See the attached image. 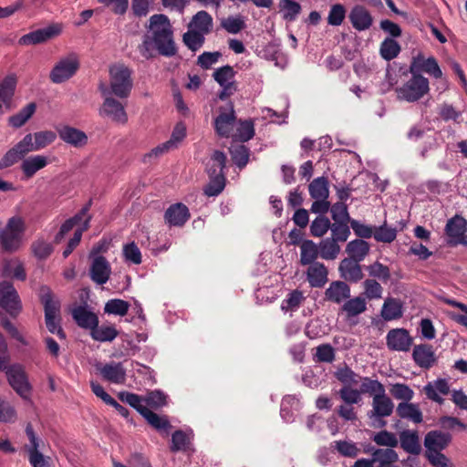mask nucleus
Wrapping results in <instances>:
<instances>
[{
	"mask_svg": "<svg viewBox=\"0 0 467 467\" xmlns=\"http://www.w3.org/2000/svg\"><path fill=\"white\" fill-rule=\"evenodd\" d=\"M138 49L146 59L155 57V52L167 57L177 53L172 26L167 16L159 14L150 17L147 32Z\"/></svg>",
	"mask_w": 467,
	"mask_h": 467,
	"instance_id": "nucleus-1",
	"label": "nucleus"
},
{
	"mask_svg": "<svg viewBox=\"0 0 467 467\" xmlns=\"http://www.w3.org/2000/svg\"><path fill=\"white\" fill-rule=\"evenodd\" d=\"M9 361L7 343L0 334V371L5 372L9 385L21 398L29 399L32 387L24 367L20 364L9 365Z\"/></svg>",
	"mask_w": 467,
	"mask_h": 467,
	"instance_id": "nucleus-2",
	"label": "nucleus"
},
{
	"mask_svg": "<svg viewBox=\"0 0 467 467\" xmlns=\"http://www.w3.org/2000/svg\"><path fill=\"white\" fill-rule=\"evenodd\" d=\"M132 69L123 63H116L109 67V84L100 82L99 86H104L109 94L119 99H127L133 88Z\"/></svg>",
	"mask_w": 467,
	"mask_h": 467,
	"instance_id": "nucleus-3",
	"label": "nucleus"
},
{
	"mask_svg": "<svg viewBox=\"0 0 467 467\" xmlns=\"http://www.w3.org/2000/svg\"><path fill=\"white\" fill-rule=\"evenodd\" d=\"M39 296L45 309V321L48 331L57 334L59 338L65 339L66 334L60 326V302L54 297L51 289L42 285L39 290Z\"/></svg>",
	"mask_w": 467,
	"mask_h": 467,
	"instance_id": "nucleus-4",
	"label": "nucleus"
},
{
	"mask_svg": "<svg viewBox=\"0 0 467 467\" xmlns=\"http://www.w3.org/2000/svg\"><path fill=\"white\" fill-rule=\"evenodd\" d=\"M25 221L18 216L8 219L5 227L0 229V247L7 253H15L23 246Z\"/></svg>",
	"mask_w": 467,
	"mask_h": 467,
	"instance_id": "nucleus-5",
	"label": "nucleus"
},
{
	"mask_svg": "<svg viewBox=\"0 0 467 467\" xmlns=\"http://www.w3.org/2000/svg\"><path fill=\"white\" fill-rule=\"evenodd\" d=\"M411 77L395 89L397 99L410 103L417 102L430 91V81L421 74L410 73Z\"/></svg>",
	"mask_w": 467,
	"mask_h": 467,
	"instance_id": "nucleus-6",
	"label": "nucleus"
},
{
	"mask_svg": "<svg viewBox=\"0 0 467 467\" xmlns=\"http://www.w3.org/2000/svg\"><path fill=\"white\" fill-rule=\"evenodd\" d=\"M99 90L103 98V103L99 109V115L116 123H127L128 115L124 105L114 99L113 95L109 94V91L104 86H99Z\"/></svg>",
	"mask_w": 467,
	"mask_h": 467,
	"instance_id": "nucleus-7",
	"label": "nucleus"
},
{
	"mask_svg": "<svg viewBox=\"0 0 467 467\" xmlns=\"http://www.w3.org/2000/svg\"><path fill=\"white\" fill-rule=\"evenodd\" d=\"M26 434L29 443L25 446L28 455V461L32 467H52V460L49 456H45L40 448L44 444L43 441L36 435L33 426L28 423L26 427Z\"/></svg>",
	"mask_w": 467,
	"mask_h": 467,
	"instance_id": "nucleus-8",
	"label": "nucleus"
},
{
	"mask_svg": "<svg viewBox=\"0 0 467 467\" xmlns=\"http://www.w3.org/2000/svg\"><path fill=\"white\" fill-rule=\"evenodd\" d=\"M78 55L71 53L61 57L52 68L49 78L53 83L60 84L71 78L79 68Z\"/></svg>",
	"mask_w": 467,
	"mask_h": 467,
	"instance_id": "nucleus-9",
	"label": "nucleus"
},
{
	"mask_svg": "<svg viewBox=\"0 0 467 467\" xmlns=\"http://www.w3.org/2000/svg\"><path fill=\"white\" fill-rule=\"evenodd\" d=\"M98 254L99 248H93L89 254V257L92 259L89 275L91 280L97 285H104L110 277L111 267L109 261Z\"/></svg>",
	"mask_w": 467,
	"mask_h": 467,
	"instance_id": "nucleus-10",
	"label": "nucleus"
},
{
	"mask_svg": "<svg viewBox=\"0 0 467 467\" xmlns=\"http://www.w3.org/2000/svg\"><path fill=\"white\" fill-rule=\"evenodd\" d=\"M213 77L222 88L221 92L218 94V98L221 100L226 99L237 90L234 81L235 71L231 66L226 65L217 68L213 72Z\"/></svg>",
	"mask_w": 467,
	"mask_h": 467,
	"instance_id": "nucleus-11",
	"label": "nucleus"
},
{
	"mask_svg": "<svg viewBox=\"0 0 467 467\" xmlns=\"http://www.w3.org/2000/svg\"><path fill=\"white\" fill-rule=\"evenodd\" d=\"M410 72L421 74L424 72L434 78H442V71L434 57L425 58L423 55L419 54L413 57L410 65Z\"/></svg>",
	"mask_w": 467,
	"mask_h": 467,
	"instance_id": "nucleus-12",
	"label": "nucleus"
},
{
	"mask_svg": "<svg viewBox=\"0 0 467 467\" xmlns=\"http://www.w3.org/2000/svg\"><path fill=\"white\" fill-rule=\"evenodd\" d=\"M0 306L10 315H16L21 309L18 294L10 282L0 283Z\"/></svg>",
	"mask_w": 467,
	"mask_h": 467,
	"instance_id": "nucleus-13",
	"label": "nucleus"
},
{
	"mask_svg": "<svg viewBox=\"0 0 467 467\" xmlns=\"http://www.w3.org/2000/svg\"><path fill=\"white\" fill-rule=\"evenodd\" d=\"M236 120L235 111L232 104L227 109H220L214 119L213 127L216 134L222 138H229Z\"/></svg>",
	"mask_w": 467,
	"mask_h": 467,
	"instance_id": "nucleus-14",
	"label": "nucleus"
},
{
	"mask_svg": "<svg viewBox=\"0 0 467 467\" xmlns=\"http://www.w3.org/2000/svg\"><path fill=\"white\" fill-rule=\"evenodd\" d=\"M386 342L390 350L407 352L412 345L413 338L407 329L393 328L388 332Z\"/></svg>",
	"mask_w": 467,
	"mask_h": 467,
	"instance_id": "nucleus-15",
	"label": "nucleus"
},
{
	"mask_svg": "<svg viewBox=\"0 0 467 467\" xmlns=\"http://www.w3.org/2000/svg\"><path fill=\"white\" fill-rule=\"evenodd\" d=\"M451 435L441 431H431L424 438L425 453L439 452L445 450L451 441Z\"/></svg>",
	"mask_w": 467,
	"mask_h": 467,
	"instance_id": "nucleus-16",
	"label": "nucleus"
},
{
	"mask_svg": "<svg viewBox=\"0 0 467 467\" xmlns=\"http://www.w3.org/2000/svg\"><path fill=\"white\" fill-rule=\"evenodd\" d=\"M394 410V403L391 399L386 395H377L372 399V409L368 412L370 420H381L390 416Z\"/></svg>",
	"mask_w": 467,
	"mask_h": 467,
	"instance_id": "nucleus-17",
	"label": "nucleus"
},
{
	"mask_svg": "<svg viewBox=\"0 0 467 467\" xmlns=\"http://www.w3.org/2000/svg\"><path fill=\"white\" fill-rule=\"evenodd\" d=\"M467 222L462 216L456 215L450 219L446 224V234L449 238V244L456 245L459 244H464L465 241V231Z\"/></svg>",
	"mask_w": 467,
	"mask_h": 467,
	"instance_id": "nucleus-18",
	"label": "nucleus"
},
{
	"mask_svg": "<svg viewBox=\"0 0 467 467\" xmlns=\"http://www.w3.org/2000/svg\"><path fill=\"white\" fill-rule=\"evenodd\" d=\"M61 29L58 26H49L24 35L19 39L20 45H36L44 43L52 37L59 35Z\"/></svg>",
	"mask_w": 467,
	"mask_h": 467,
	"instance_id": "nucleus-19",
	"label": "nucleus"
},
{
	"mask_svg": "<svg viewBox=\"0 0 467 467\" xmlns=\"http://www.w3.org/2000/svg\"><path fill=\"white\" fill-rule=\"evenodd\" d=\"M412 358L416 365L424 369L432 368L437 362L433 348L428 344L415 346L412 352Z\"/></svg>",
	"mask_w": 467,
	"mask_h": 467,
	"instance_id": "nucleus-20",
	"label": "nucleus"
},
{
	"mask_svg": "<svg viewBox=\"0 0 467 467\" xmlns=\"http://www.w3.org/2000/svg\"><path fill=\"white\" fill-rule=\"evenodd\" d=\"M350 286L344 281H333L325 291V299L334 304H342L350 297Z\"/></svg>",
	"mask_w": 467,
	"mask_h": 467,
	"instance_id": "nucleus-21",
	"label": "nucleus"
},
{
	"mask_svg": "<svg viewBox=\"0 0 467 467\" xmlns=\"http://www.w3.org/2000/svg\"><path fill=\"white\" fill-rule=\"evenodd\" d=\"M427 398L440 405L443 404L444 399L441 395L451 393L450 385L446 379H437L429 382L423 388Z\"/></svg>",
	"mask_w": 467,
	"mask_h": 467,
	"instance_id": "nucleus-22",
	"label": "nucleus"
},
{
	"mask_svg": "<svg viewBox=\"0 0 467 467\" xmlns=\"http://www.w3.org/2000/svg\"><path fill=\"white\" fill-rule=\"evenodd\" d=\"M59 138L66 143L75 147L81 148L88 143L87 134L76 128L63 126L57 129Z\"/></svg>",
	"mask_w": 467,
	"mask_h": 467,
	"instance_id": "nucleus-23",
	"label": "nucleus"
},
{
	"mask_svg": "<svg viewBox=\"0 0 467 467\" xmlns=\"http://www.w3.org/2000/svg\"><path fill=\"white\" fill-rule=\"evenodd\" d=\"M71 314L78 326L82 328L91 331L93 327L99 325L97 315L88 306H78L72 309Z\"/></svg>",
	"mask_w": 467,
	"mask_h": 467,
	"instance_id": "nucleus-24",
	"label": "nucleus"
},
{
	"mask_svg": "<svg viewBox=\"0 0 467 467\" xmlns=\"http://www.w3.org/2000/svg\"><path fill=\"white\" fill-rule=\"evenodd\" d=\"M189 218V209L182 202L171 204L164 213L165 222L170 226H182Z\"/></svg>",
	"mask_w": 467,
	"mask_h": 467,
	"instance_id": "nucleus-25",
	"label": "nucleus"
},
{
	"mask_svg": "<svg viewBox=\"0 0 467 467\" xmlns=\"http://www.w3.org/2000/svg\"><path fill=\"white\" fill-rule=\"evenodd\" d=\"M48 158L45 155H33L23 160L20 169L24 180L33 178L37 171L48 164Z\"/></svg>",
	"mask_w": 467,
	"mask_h": 467,
	"instance_id": "nucleus-26",
	"label": "nucleus"
},
{
	"mask_svg": "<svg viewBox=\"0 0 467 467\" xmlns=\"http://www.w3.org/2000/svg\"><path fill=\"white\" fill-rule=\"evenodd\" d=\"M102 378L114 384H123L126 380V369L120 362L107 363L99 368Z\"/></svg>",
	"mask_w": 467,
	"mask_h": 467,
	"instance_id": "nucleus-27",
	"label": "nucleus"
},
{
	"mask_svg": "<svg viewBox=\"0 0 467 467\" xmlns=\"http://www.w3.org/2000/svg\"><path fill=\"white\" fill-rule=\"evenodd\" d=\"M349 21L358 31L368 29L373 23L370 13L362 5H355L349 13Z\"/></svg>",
	"mask_w": 467,
	"mask_h": 467,
	"instance_id": "nucleus-28",
	"label": "nucleus"
},
{
	"mask_svg": "<svg viewBox=\"0 0 467 467\" xmlns=\"http://www.w3.org/2000/svg\"><path fill=\"white\" fill-rule=\"evenodd\" d=\"M16 87V78L14 75L5 77L0 82V113L8 110Z\"/></svg>",
	"mask_w": 467,
	"mask_h": 467,
	"instance_id": "nucleus-29",
	"label": "nucleus"
},
{
	"mask_svg": "<svg viewBox=\"0 0 467 467\" xmlns=\"http://www.w3.org/2000/svg\"><path fill=\"white\" fill-rule=\"evenodd\" d=\"M340 276L346 281L357 283L363 278V273L359 262L354 259H343L338 267Z\"/></svg>",
	"mask_w": 467,
	"mask_h": 467,
	"instance_id": "nucleus-30",
	"label": "nucleus"
},
{
	"mask_svg": "<svg viewBox=\"0 0 467 467\" xmlns=\"http://www.w3.org/2000/svg\"><path fill=\"white\" fill-rule=\"evenodd\" d=\"M327 269L322 263H314L306 271V278L311 287L320 288L327 282Z\"/></svg>",
	"mask_w": 467,
	"mask_h": 467,
	"instance_id": "nucleus-31",
	"label": "nucleus"
},
{
	"mask_svg": "<svg viewBox=\"0 0 467 467\" xmlns=\"http://www.w3.org/2000/svg\"><path fill=\"white\" fill-rule=\"evenodd\" d=\"M263 57L273 61L275 67L285 68L287 66V57L282 52L280 46L276 43H268L262 50Z\"/></svg>",
	"mask_w": 467,
	"mask_h": 467,
	"instance_id": "nucleus-32",
	"label": "nucleus"
},
{
	"mask_svg": "<svg viewBox=\"0 0 467 467\" xmlns=\"http://www.w3.org/2000/svg\"><path fill=\"white\" fill-rule=\"evenodd\" d=\"M403 315V305L400 299L387 297L381 308V317L386 321L399 319Z\"/></svg>",
	"mask_w": 467,
	"mask_h": 467,
	"instance_id": "nucleus-33",
	"label": "nucleus"
},
{
	"mask_svg": "<svg viewBox=\"0 0 467 467\" xmlns=\"http://www.w3.org/2000/svg\"><path fill=\"white\" fill-rule=\"evenodd\" d=\"M370 246L368 242L362 239H355L350 241L346 246V253L348 259H354L361 262L369 253Z\"/></svg>",
	"mask_w": 467,
	"mask_h": 467,
	"instance_id": "nucleus-34",
	"label": "nucleus"
},
{
	"mask_svg": "<svg viewBox=\"0 0 467 467\" xmlns=\"http://www.w3.org/2000/svg\"><path fill=\"white\" fill-rule=\"evenodd\" d=\"M401 448L408 453L419 454L420 452V444L419 435L415 431H403L400 434Z\"/></svg>",
	"mask_w": 467,
	"mask_h": 467,
	"instance_id": "nucleus-35",
	"label": "nucleus"
},
{
	"mask_svg": "<svg viewBox=\"0 0 467 467\" xmlns=\"http://www.w3.org/2000/svg\"><path fill=\"white\" fill-rule=\"evenodd\" d=\"M342 312H345L348 318L355 317L367 310V302L364 296H356L347 299L341 307Z\"/></svg>",
	"mask_w": 467,
	"mask_h": 467,
	"instance_id": "nucleus-36",
	"label": "nucleus"
},
{
	"mask_svg": "<svg viewBox=\"0 0 467 467\" xmlns=\"http://www.w3.org/2000/svg\"><path fill=\"white\" fill-rule=\"evenodd\" d=\"M397 414L401 419H407L414 423H420L423 420L422 412L415 403L400 402L397 407Z\"/></svg>",
	"mask_w": 467,
	"mask_h": 467,
	"instance_id": "nucleus-37",
	"label": "nucleus"
},
{
	"mask_svg": "<svg viewBox=\"0 0 467 467\" xmlns=\"http://www.w3.org/2000/svg\"><path fill=\"white\" fill-rule=\"evenodd\" d=\"M399 461V455L392 449L376 451L373 453L375 467H399L395 463Z\"/></svg>",
	"mask_w": 467,
	"mask_h": 467,
	"instance_id": "nucleus-38",
	"label": "nucleus"
},
{
	"mask_svg": "<svg viewBox=\"0 0 467 467\" xmlns=\"http://www.w3.org/2000/svg\"><path fill=\"white\" fill-rule=\"evenodd\" d=\"M189 28L208 34L213 28V18L206 11L197 12L189 24Z\"/></svg>",
	"mask_w": 467,
	"mask_h": 467,
	"instance_id": "nucleus-39",
	"label": "nucleus"
},
{
	"mask_svg": "<svg viewBox=\"0 0 467 467\" xmlns=\"http://www.w3.org/2000/svg\"><path fill=\"white\" fill-rule=\"evenodd\" d=\"M319 254L318 246L311 240H305L300 245V263L303 265H312Z\"/></svg>",
	"mask_w": 467,
	"mask_h": 467,
	"instance_id": "nucleus-40",
	"label": "nucleus"
},
{
	"mask_svg": "<svg viewBox=\"0 0 467 467\" xmlns=\"http://www.w3.org/2000/svg\"><path fill=\"white\" fill-rule=\"evenodd\" d=\"M226 164V155L220 150H215L209 162L207 163V172L209 177H217L224 175L223 170Z\"/></svg>",
	"mask_w": 467,
	"mask_h": 467,
	"instance_id": "nucleus-41",
	"label": "nucleus"
},
{
	"mask_svg": "<svg viewBox=\"0 0 467 467\" xmlns=\"http://www.w3.org/2000/svg\"><path fill=\"white\" fill-rule=\"evenodd\" d=\"M308 191L310 196L315 200L327 199L329 195L327 179L324 176L314 179L308 186Z\"/></svg>",
	"mask_w": 467,
	"mask_h": 467,
	"instance_id": "nucleus-42",
	"label": "nucleus"
},
{
	"mask_svg": "<svg viewBox=\"0 0 467 467\" xmlns=\"http://www.w3.org/2000/svg\"><path fill=\"white\" fill-rule=\"evenodd\" d=\"M280 12L285 21H295L301 13V5L295 0H281L279 2Z\"/></svg>",
	"mask_w": 467,
	"mask_h": 467,
	"instance_id": "nucleus-43",
	"label": "nucleus"
},
{
	"mask_svg": "<svg viewBox=\"0 0 467 467\" xmlns=\"http://www.w3.org/2000/svg\"><path fill=\"white\" fill-rule=\"evenodd\" d=\"M118 330L113 326H101L93 327L91 337L99 342H111L118 337Z\"/></svg>",
	"mask_w": 467,
	"mask_h": 467,
	"instance_id": "nucleus-44",
	"label": "nucleus"
},
{
	"mask_svg": "<svg viewBox=\"0 0 467 467\" xmlns=\"http://www.w3.org/2000/svg\"><path fill=\"white\" fill-rule=\"evenodd\" d=\"M143 418L150 424L154 429L159 431L168 433L171 424L167 417L160 416L157 413L149 410H144Z\"/></svg>",
	"mask_w": 467,
	"mask_h": 467,
	"instance_id": "nucleus-45",
	"label": "nucleus"
},
{
	"mask_svg": "<svg viewBox=\"0 0 467 467\" xmlns=\"http://www.w3.org/2000/svg\"><path fill=\"white\" fill-rule=\"evenodd\" d=\"M318 250L323 259L334 260L340 252V246L332 238H326L319 243Z\"/></svg>",
	"mask_w": 467,
	"mask_h": 467,
	"instance_id": "nucleus-46",
	"label": "nucleus"
},
{
	"mask_svg": "<svg viewBox=\"0 0 467 467\" xmlns=\"http://www.w3.org/2000/svg\"><path fill=\"white\" fill-rule=\"evenodd\" d=\"M36 108V106L33 102L27 104L18 113L9 118V124L14 128L22 127L35 113Z\"/></svg>",
	"mask_w": 467,
	"mask_h": 467,
	"instance_id": "nucleus-47",
	"label": "nucleus"
},
{
	"mask_svg": "<svg viewBox=\"0 0 467 467\" xmlns=\"http://www.w3.org/2000/svg\"><path fill=\"white\" fill-rule=\"evenodd\" d=\"M331 446L343 457L355 458L360 452L358 445L352 441H335Z\"/></svg>",
	"mask_w": 467,
	"mask_h": 467,
	"instance_id": "nucleus-48",
	"label": "nucleus"
},
{
	"mask_svg": "<svg viewBox=\"0 0 467 467\" xmlns=\"http://www.w3.org/2000/svg\"><path fill=\"white\" fill-rule=\"evenodd\" d=\"M129 308V302L119 298H113L106 302L104 306V312L109 315L123 317L128 313Z\"/></svg>",
	"mask_w": 467,
	"mask_h": 467,
	"instance_id": "nucleus-49",
	"label": "nucleus"
},
{
	"mask_svg": "<svg viewBox=\"0 0 467 467\" xmlns=\"http://www.w3.org/2000/svg\"><path fill=\"white\" fill-rule=\"evenodd\" d=\"M254 136V126L252 120H240L236 132L233 135L234 140L245 142Z\"/></svg>",
	"mask_w": 467,
	"mask_h": 467,
	"instance_id": "nucleus-50",
	"label": "nucleus"
},
{
	"mask_svg": "<svg viewBox=\"0 0 467 467\" xmlns=\"http://www.w3.org/2000/svg\"><path fill=\"white\" fill-rule=\"evenodd\" d=\"M304 300L305 296L303 293L299 290H294L282 301L281 309L285 312L296 311Z\"/></svg>",
	"mask_w": 467,
	"mask_h": 467,
	"instance_id": "nucleus-51",
	"label": "nucleus"
},
{
	"mask_svg": "<svg viewBox=\"0 0 467 467\" xmlns=\"http://www.w3.org/2000/svg\"><path fill=\"white\" fill-rule=\"evenodd\" d=\"M90 220L91 216H88L84 223L75 231L73 237L68 241L67 245L63 252V256L65 258H67L79 244L83 233L89 228Z\"/></svg>",
	"mask_w": 467,
	"mask_h": 467,
	"instance_id": "nucleus-52",
	"label": "nucleus"
},
{
	"mask_svg": "<svg viewBox=\"0 0 467 467\" xmlns=\"http://www.w3.org/2000/svg\"><path fill=\"white\" fill-rule=\"evenodd\" d=\"M32 136L36 151L47 147L57 139V134L52 130L37 131L32 134Z\"/></svg>",
	"mask_w": 467,
	"mask_h": 467,
	"instance_id": "nucleus-53",
	"label": "nucleus"
},
{
	"mask_svg": "<svg viewBox=\"0 0 467 467\" xmlns=\"http://www.w3.org/2000/svg\"><path fill=\"white\" fill-rule=\"evenodd\" d=\"M372 441L379 446L388 447L387 449H392L397 447L399 440L393 432L388 431H380L373 435Z\"/></svg>",
	"mask_w": 467,
	"mask_h": 467,
	"instance_id": "nucleus-54",
	"label": "nucleus"
},
{
	"mask_svg": "<svg viewBox=\"0 0 467 467\" xmlns=\"http://www.w3.org/2000/svg\"><path fill=\"white\" fill-rule=\"evenodd\" d=\"M31 252L38 260H45L52 254L53 246L44 239H37L32 243Z\"/></svg>",
	"mask_w": 467,
	"mask_h": 467,
	"instance_id": "nucleus-55",
	"label": "nucleus"
},
{
	"mask_svg": "<svg viewBox=\"0 0 467 467\" xmlns=\"http://www.w3.org/2000/svg\"><path fill=\"white\" fill-rule=\"evenodd\" d=\"M204 35L202 32L189 28L183 35V42L192 51L200 49L204 43Z\"/></svg>",
	"mask_w": 467,
	"mask_h": 467,
	"instance_id": "nucleus-56",
	"label": "nucleus"
},
{
	"mask_svg": "<svg viewBox=\"0 0 467 467\" xmlns=\"http://www.w3.org/2000/svg\"><path fill=\"white\" fill-rule=\"evenodd\" d=\"M400 46L393 38H386L380 45V55L386 60H391L398 57Z\"/></svg>",
	"mask_w": 467,
	"mask_h": 467,
	"instance_id": "nucleus-57",
	"label": "nucleus"
},
{
	"mask_svg": "<svg viewBox=\"0 0 467 467\" xmlns=\"http://www.w3.org/2000/svg\"><path fill=\"white\" fill-rule=\"evenodd\" d=\"M225 187V176L210 177L208 184L203 189L204 194L209 197L218 196Z\"/></svg>",
	"mask_w": 467,
	"mask_h": 467,
	"instance_id": "nucleus-58",
	"label": "nucleus"
},
{
	"mask_svg": "<svg viewBox=\"0 0 467 467\" xmlns=\"http://www.w3.org/2000/svg\"><path fill=\"white\" fill-rule=\"evenodd\" d=\"M122 254L126 262L140 265L142 261L140 250L134 242L124 244Z\"/></svg>",
	"mask_w": 467,
	"mask_h": 467,
	"instance_id": "nucleus-59",
	"label": "nucleus"
},
{
	"mask_svg": "<svg viewBox=\"0 0 467 467\" xmlns=\"http://www.w3.org/2000/svg\"><path fill=\"white\" fill-rule=\"evenodd\" d=\"M361 390L362 392L368 393L372 398L386 393L385 387L382 383L368 377L362 379Z\"/></svg>",
	"mask_w": 467,
	"mask_h": 467,
	"instance_id": "nucleus-60",
	"label": "nucleus"
},
{
	"mask_svg": "<svg viewBox=\"0 0 467 467\" xmlns=\"http://www.w3.org/2000/svg\"><path fill=\"white\" fill-rule=\"evenodd\" d=\"M119 398L121 401L134 408L141 416L144 414V410H149L143 405V400L137 394L122 391L119 393Z\"/></svg>",
	"mask_w": 467,
	"mask_h": 467,
	"instance_id": "nucleus-61",
	"label": "nucleus"
},
{
	"mask_svg": "<svg viewBox=\"0 0 467 467\" xmlns=\"http://www.w3.org/2000/svg\"><path fill=\"white\" fill-rule=\"evenodd\" d=\"M365 298L369 300L382 297L383 288L375 279H366L363 282Z\"/></svg>",
	"mask_w": 467,
	"mask_h": 467,
	"instance_id": "nucleus-62",
	"label": "nucleus"
},
{
	"mask_svg": "<svg viewBox=\"0 0 467 467\" xmlns=\"http://www.w3.org/2000/svg\"><path fill=\"white\" fill-rule=\"evenodd\" d=\"M390 394L396 399L409 402L414 397V391L410 386L403 383H396L391 386Z\"/></svg>",
	"mask_w": 467,
	"mask_h": 467,
	"instance_id": "nucleus-63",
	"label": "nucleus"
},
{
	"mask_svg": "<svg viewBox=\"0 0 467 467\" xmlns=\"http://www.w3.org/2000/svg\"><path fill=\"white\" fill-rule=\"evenodd\" d=\"M234 162L239 167L244 168L249 161V150L244 145H237L230 150Z\"/></svg>",
	"mask_w": 467,
	"mask_h": 467,
	"instance_id": "nucleus-64",
	"label": "nucleus"
}]
</instances>
